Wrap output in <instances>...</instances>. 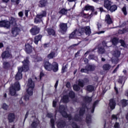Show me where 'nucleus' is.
I'll use <instances>...</instances> for the list:
<instances>
[{"instance_id": "nucleus-1", "label": "nucleus", "mask_w": 128, "mask_h": 128, "mask_svg": "<svg viewBox=\"0 0 128 128\" xmlns=\"http://www.w3.org/2000/svg\"><path fill=\"white\" fill-rule=\"evenodd\" d=\"M98 100L95 101L94 102L92 107L90 108H86V104H83L82 105V108L80 109L79 114H76L73 118L72 115L68 114L66 112L67 110L66 106L64 105L60 106L59 107V112L62 114L64 118H68L69 120H72V122H73L72 124V126L73 128H80L76 124V123L74 122H82V120L84 114L86 112V110H87L88 114L86 115V122L88 126H90V124H92V116L90 115V112L94 114V108H96V106H98Z\"/></svg>"}, {"instance_id": "nucleus-2", "label": "nucleus", "mask_w": 128, "mask_h": 128, "mask_svg": "<svg viewBox=\"0 0 128 128\" xmlns=\"http://www.w3.org/2000/svg\"><path fill=\"white\" fill-rule=\"evenodd\" d=\"M84 32L88 36L90 35L92 30H90V28L89 26H87L84 28L80 27L78 30L76 29L70 34L69 38H76L77 36H80L84 34Z\"/></svg>"}, {"instance_id": "nucleus-3", "label": "nucleus", "mask_w": 128, "mask_h": 128, "mask_svg": "<svg viewBox=\"0 0 128 128\" xmlns=\"http://www.w3.org/2000/svg\"><path fill=\"white\" fill-rule=\"evenodd\" d=\"M22 67L18 68V72L16 76V80H20L22 78V72H28V70H30V68H28V58L22 62Z\"/></svg>"}, {"instance_id": "nucleus-4", "label": "nucleus", "mask_w": 128, "mask_h": 128, "mask_svg": "<svg viewBox=\"0 0 128 128\" xmlns=\"http://www.w3.org/2000/svg\"><path fill=\"white\" fill-rule=\"evenodd\" d=\"M118 102H120V100L118 97L116 98L114 96L112 99L110 100L109 106L112 110L116 108V103L118 104V106H126L128 104V100L124 99L121 100L120 103H118Z\"/></svg>"}, {"instance_id": "nucleus-5", "label": "nucleus", "mask_w": 128, "mask_h": 128, "mask_svg": "<svg viewBox=\"0 0 128 128\" xmlns=\"http://www.w3.org/2000/svg\"><path fill=\"white\" fill-rule=\"evenodd\" d=\"M94 8L93 6L87 5L85 6L84 10L80 12L79 16L82 18H92L94 16Z\"/></svg>"}, {"instance_id": "nucleus-6", "label": "nucleus", "mask_w": 128, "mask_h": 128, "mask_svg": "<svg viewBox=\"0 0 128 128\" xmlns=\"http://www.w3.org/2000/svg\"><path fill=\"white\" fill-rule=\"evenodd\" d=\"M17 21L18 19L12 17L10 22L8 20L0 21V26L2 28H10V24L14 26H16Z\"/></svg>"}, {"instance_id": "nucleus-7", "label": "nucleus", "mask_w": 128, "mask_h": 128, "mask_svg": "<svg viewBox=\"0 0 128 128\" xmlns=\"http://www.w3.org/2000/svg\"><path fill=\"white\" fill-rule=\"evenodd\" d=\"M28 88L26 90L28 96H32L34 94V82H32V78H29L27 84Z\"/></svg>"}, {"instance_id": "nucleus-8", "label": "nucleus", "mask_w": 128, "mask_h": 128, "mask_svg": "<svg viewBox=\"0 0 128 128\" xmlns=\"http://www.w3.org/2000/svg\"><path fill=\"white\" fill-rule=\"evenodd\" d=\"M20 90V85L18 82H16L14 85H12L10 89V96H16V90Z\"/></svg>"}, {"instance_id": "nucleus-9", "label": "nucleus", "mask_w": 128, "mask_h": 128, "mask_svg": "<svg viewBox=\"0 0 128 128\" xmlns=\"http://www.w3.org/2000/svg\"><path fill=\"white\" fill-rule=\"evenodd\" d=\"M116 50L112 52L113 56L116 58L114 60V58H112V64H118V58L120 56V51L118 50V47L114 48Z\"/></svg>"}, {"instance_id": "nucleus-10", "label": "nucleus", "mask_w": 128, "mask_h": 128, "mask_svg": "<svg viewBox=\"0 0 128 128\" xmlns=\"http://www.w3.org/2000/svg\"><path fill=\"white\" fill-rule=\"evenodd\" d=\"M46 16V12L44 10L42 11V12L36 15V18H34V23L38 24V22H40L42 21V18H44Z\"/></svg>"}, {"instance_id": "nucleus-11", "label": "nucleus", "mask_w": 128, "mask_h": 128, "mask_svg": "<svg viewBox=\"0 0 128 128\" xmlns=\"http://www.w3.org/2000/svg\"><path fill=\"white\" fill-rule=\"evenodd\" d=\"M106 46H107L106 43V42L103 41L102 44H99L98 52L102 54L106 53L104 51V48H106Z\"/></svg>"}, {"instance_id": "nucleus-12", "label": "nucleus", "mask_w": 128, "mask_h": 128, "mask_svg": "<svg viewBox=\"0 0 128 128\" xmlns=\"http://www.w3.org/2000/svg\"><path fill=\"white\" fill-rule=\"evenodd\" d=\"M47 118H50V124L52 128H54V118H56V116H54L52 114L48 113L46 115Z\"/></svg>"}, {"instance_id": "nucleus-13", "label": "nucleus", "mask_w": 128, "mask_h": 128, "mask_svg": "<svg viewBox=\"0 0 128 128\" xmlns=\"http://www.w3.org/2000/svg\"><path fill=\"white\" fill-rule=\"evenodd\" d=\"M96 68V66L88 65L86 67V69L82 68L80 70L81 72H87L88 70H94Z\"/></svg>"}, {"instance_id": "nucleus-14", "label": "nucleus", "mask_w": 128, "mask_h": 128, "mask_svg": "<svg viewBox=\"0 0 128 128\" xmlns=\"http://www.w3.org/2000/svg\"><path fill=\"white\" fill-rule=\"evenodd\" d=\"M60 30L62 34H64L68 30V24L64 23H61L60 24Z\"/></svg>"}, {"instance_id": "nucleus-15", "label": "nucleus", "mask_w": 128, "mask_h": 128, "mask_svg": "<svg viewBox=\"0 0 128 128\" xmlns=\"http://www.w3.org/2000/svg\"><path fill=\"white\" fill-rule=\"evenodd\" d=\"M120 113H118L117 114H113L111 116V120L112 121H110V124H112V120H114V122H116L118 120H120Z\"/></svg>"}, {"instance_id": "nucleus-16", "label": "nucleus", "mask_w": 128, "mask_h": 128, "mask_svg": "<svg viewBox=\"0 0 128 128\" xmlns=\"http://www.w3.org/2000/svg\"><path fill=\"white\" fill-rule=\"evenodd\" d=\"M58 48H56V49H54V50H52L51 52L48 54V58L49 60H50L52 58H54L56 56H58Z\"/></svg>"}, {"instance_id": "nucleus-17", "label": "nucleus", "mask_w": 128, "mask_h": 128, "mask_svg": "<svg viewBox=\"0 0 128 128\" xmlns=\"http://www.w3.org/2000/svg\"><path fill=\"white\" fill-rule=\"evenodd\" d=\"M40 28L34 26L30 30V32L32 36H36V34H38L40 32Z\"/></svg>"}, {"instance_id": "nucleus-18", "label": "nucleus", "mask_w": 128, "mask_h": 128, "mask_svg": "<svg viewBox=\"0 0 128 128\" xmlns=\"http://www.w3.org/2000/svg\"><path fill=\"white\" fill-rule=\"evenodd\" d=\"M2 58H12V55L10 54L8 51H5L2 52Z\"/></svg>"}, {"instance_id": "nucleus-19", "label": "nucleus", "mask_w": 128, "mask_h": 128, "mask_svg": "<svg viewBox=\"0 0 128 128\" xmlns=\"http://www.w3.org/2000/svg\"><path fill=\"white\" fill-rule=\"evenodd\" d=\"M20 30L18 28L15 27L12 28V36H16L20 34Z\"/></svg>"}, {"instance_id": "nucleus-20", "label": "nucleus", "mask_w": 128, "mask_h": 128, "mask_svg": "<svg viewBox=\"0 0 128 128\" xmlns=\"http://www.w3.org/2000/svg\"><path fill=\"white\" fill-rule=\"evenodd\" d=\"M86 82H88V79L86 78H84L83 80L80 79L78 80V84L80 86H81V88H84V84H86Z\"/></svg>"}, {"instance_id": "nucleus-21", "label": "nucleus", "mask_w": 128, "mask_h": 128, "mask_svg": "<svg viewBox=\"0 0 128 128\" xmlns=\"http://www.w3.org/2000/svg\"><path fill=\"white\" fill-rule=\"evenodd\" d=\"M25 52L26 54H30L32 52V46L28 44H26Z\"/></svg>"}, {"instance_id": "nucleus-22", "label": "nucleus", "mask_w": 128, "mask_h": 128, "mask_svg": "<svg viewBox=\"0 0 128 128\" xmlns=\"http://www.w3.org/2000/svg\"><path fill=\"white\" fill-rule=\"evenodd\" d=\"M44 66L46 70H48L49 72H50L52 70V64L48 62H44Z\"/></svg>"}, {"instance_id": "nucleus-23", "label": "nucleus", "mask_w": 128, "mask_h": 128, "mask_svg": "<svg viewBox=\"0 0 128 128\" xmlns=\"http://www.w3.org/2000/svg\"><path fill=\"white\" fill-rule=\"evenodd\" d=\"M52 70L54 72H56L58 70V64L56 62H54L52 64Z\"/></svg>"}, {"instance_id": "nucleus-24", "label": "nucleus", "mask_w": 128, "mask_h": 128, "mask_svg": "<svg viewBox=\"0 0 128 128\" xmlns=\"http://www.w3.org/2000/svg\"><path fill=\"white\" fill-rule=\"evenodd\" d=\"M8 120H9V122H14V120H16V116L14 113H10L8 115Z\"/></svg>"}, {"instance_id": "nucleus-25", "label": "nucleus", "mask_w": 128, "mask_h": 128, "mask_svg": "<svg viewBox=\"0 0 128 128\" xmlns=\"http://www.w3.org/2000/svg\"><path fill=\"white\" fill-rule=\"evenodd\" d=\"M32 128H40V121L38 119L36 121L33 122L31 124Z\"/></svg>"}, {"instance_id": "nucleus-26", "label": "nucleus", "mask_w": 128, "mask_h": 128, "mask_svg": "<svg viewBox=\"0 0 128 128\" xmlns=\"http://www.w3.org/2000/svg\"><path fill=\"white\" fill-rule=\"evenodd\" d=\"M48 4V1L46 0H41L39 2L38 6L40 8H44Z\"/></svg>"}, {"instance_id": "nucleus-27", "label": "nucleus", "mask_w": 128, "mask_h": 128, "mask_svg": "<svg viewBox=\"0 0 128 128\" xmlns=\"http://www.w3.org/2000/svg\"><path fill=\"white\" fill-rule=\"evenodd\" d=\"M106 22L108 24H112V18H110V14L106 15Z\"/></svg>"}, {"instance_id": "nucleus-28", "label": "nucleus", "mask_w": 128, "mask_h": 128, "mask_svg": "<svg viewBox=\"0 0 128 128\" xmlns=\"http://www.w3.org/2000/svg\"><path fill=\"white\" fill-rule=\"evenodd\" d=\"M57 126L58 128H64L66 126V122L64 120L60 121L57 123Z\"/></svg>"}, {"instance_id": "nucleus-29", "label": "nucleus", "mask_w": 128, "mask_h": 128, "mask_svg": "<svg viewBox=\"0 0 128 128\" xmlns=\"http://www.w3.org/2000/svg\"><path fill=\"white\" fill-rule=\"evenodd\" d=\"M118 82L119 84H122V86H124V82H126V80H124V76H120L119 78Z\"/></svg>"}, {"instance_id": "nucleus-30", "label": "nucleus", "mask_w": 128, "mask_h": 128, "mask_svg": "<svg viewBox=\"0 0 128 128\" xmlns=\"http://www.w3.org/2000/svg\"><path fill=\"white\" fill-rule=\"evenodd\" d=\"M104 6L107 10H108V8H110V0H104Z\"/></svg>"}, {"instance_id": "nucleus-31", "label": "nucleus", "mask_w": 128, "mask_h": 128, "mask_svg": "<svg viewBox=\"0 0 128 128\" xmlns=\"http://www.w3.org/2000/svg\"><path fill=\"white\" fill-rule=\"evenodd\" d=\"M42 40V35H38L34 38V42L36 44H38V42Z\"/></svg>"}, {"instance_id": "nucleus-32", "label": "nucleus", "mask_w": 128, "mask_h": 128, "mask_svg": "<svg viewBox=\"0 0 128 128\" xmlns=\"http://www.w3.org/2000/svg\"><path fill=\"white\" fill-rule=\"evenodd\" d=\"M112 42L113 46H114V48H118L116 44H118V39L116 38H114L112 40Z\"/></svg>"}, {"instance_id": "nucleus-33", "label": "nucleus", "mask_w": 128, "mask_h": 128, "mask_svg": "<svg viewBox=\"0 0 128 128\" xmlns=\"http://www.w3.org/2000/svg\"><path fill=\"white\" fill-rule=\"evenodd\" d=\"M118 8V6L116 5H112V6H110V8L108 9V10H110L111 12H116Z\"/></svg>"}, {"instance_id": "nucleus-34", "label": "nucleus", "mask_w": 128, "mask_h": 128, "mask_svg": "<svg viewBox=\"0 0 128 128\" xmlns=\"http://www.w3.org/2000/svg\"><path fill=\"white\" fill-rule=\"evenodd\" d=\"M61 102H70L68 96L67 95L64 96L62 98Z\"/></svg>"}, {"instance_id": "nucleus-35", "label": "nucleus", "mask_w": 128, "mask_h": 128, "mask_svg": "<svg viewBox=\"0 0 128 128\" xmlns=\"http://www.w3.org/2000/svg\"><path fill=\"white\" fill-rule=\"evenodd\" d=\"M83 100L84 102H90L92 100V97H88V96H83Z\"/></svg>"}, {"instance_id": "nucleus-36", "label": "nucleus", "mask_w": 128, "mask_h": 128, "mask_svg": "<svg viewBox=\"0 0 128 128\" xmlns=\"http://www.w3.org/2000/svg\"><path fill=\"white\" fill-rule=\"evenodd\" d=\"M42 58L40 57L37 56H35L33 57V62H42Z\"/></svg>"}, {"instance_id": "nucleus-37", "label": "nucleus", "mask_w": 128, "mask_h": 128, "mask_svg": "<svg viewBox=\"0 0 128 128\" xmlns=\"http://www.w3.org/2000/svg\"><path fill=\"white\" fill-rule=\"evenodd\" d=\"M112 68V66L109 64H105L103 66V70H109Z\"/></svg>"}, {"instance_id": "nucleus-38", "label": "nucleus", "mask_w": 128, "mask_h": 128, "mask_svg": "<svg viewBox=\"0 0 128 128\" xmlns=\"http://www.w3.org/2000/svg\"><path fill=\"white\" fill-rule=\"evenodd\" d=\"M47 32L48 34L52 35V36H54L56 32H54V30H52V28H48L47 29Z\"/></svg>"}, {"instance_id": "nucleus-39", "label": "nucleus", "mask_w": 128, "mask_h": 128, "mask_svg": "<svg viewBox=\"0 0 128 128\" xmlns=\"http://www.w3.org/2000/svg\"><path fill=\"white\" fill-rule=\"evenodd\" d=\"M59 14H68V10L65 8H62L59 11Z\"/></svg>"}, {"instance_id": "nucleus-40", "label": "nucleus", "mask_w": 128, "mask_h": 128, "mask_svg": "<svg viewBox=\"0 0 128 128\" xmlns=\"http://www.w3.org/2000/svg\"><path fill=\"white\" fill-rule=\"evenodd\" d=\"M3 66H4V68H10V64L9 62H3Z\"/></svg>"}, {"instance_id": "nucleus-41", "label": "nucleus", "mask_w": 128, "mask_h": 128, "mask_svg": "<svg viewBox=\"0 0 128 128\" xmlns=\"http://www.w3.org/2000/svg\"><path fill=\"white\" fill-rule=\"evenodd\" d=\"M88 92H94V87L92 86H88L86 88Z\"/></svg>"}, {"instance_id": "nucleus-42", "label": "nucleus", "mask_w": 128, "mask_h": 128, "mask_svg": "<svg viewBox=\"0 0 128 128\" xmlns=\"http://www.w3.org/2000/svg\"><path fill=\"white\" fill-rule=\"evenodd\" d=\"M76 96V94H74V92L73 91H70L69 92V97L70 98H74Z\"/></svg>"}, {"instance_id": "nucleus-43", "label": "nucleus", "mask_w": 128, "mask_h": 128, "mask_svg": "<svg viewBox=\"0 0 128 128\" xmlns=\"http://www.w3.org/2000/svg\"><path fill=\"white\" fill-rule=\"evenodd\" d=\"M73 88L74 90H80V86H78V84H74L73 86Z\"/></svg>"}, {"instance_id": "nucleus-44", "label": "nucleus", "mask_w": 128, "mask_h": 128, "mask_svg": "<svg viewBox=\"0 0 128 128\" xmlns=\"http://www.w3.org/2000/svg\"><path fill=\"white\" fill-rule=\"evenodd\" d=\"M120 42L122 46H123L124 48H126V45L124 40H120Z\"/></svg>"}, {"instance_id": "nucleus-45", "label": "nucleus", "mask_w": 128, "mask_h": 128, "mask_svg": "<svg viewBox=\"0 0 128 128\" xmlns=\"http://www.w3.org/2000/svg\"><path fill=\"white\" fill-rule=\"evenodd\" d=\"M114 126V128H120V122H116Z\"/></svg>"}, {"instance_id": "nucleus-46", "label": "nucleus", "mask_w": 128, "mask_h": 128, "mask_svg": "<svg viewBox=\"0 0 128 128\" xmlns=\"http://www.w3.org/2000/svg\"><path fill=\"white\" fill-rule=\"evenodd\" d=\"M2 108L4 110H8V104H4L2 105Z\"/></svg>"}, {"instance_id": "nucleus-47", "label": "nucleus", "mask_w": 128, "mask_h": 128, "mask_svg": "<svg viewBox=\"0 0 128 128\" xmlns=\"http://www.w3.org/2000/svg\"><path fill=\"white\" fill-rule=\"evenodd\" d=\"M122 12H124V14L125 16H126L127 13H126V7H123L122 8Z\"/></svg>"}, {"instance_id": "nucleus-48", "label": "nucleus", "mask_w": 128, "mask_h": 128, "mask_svg": "<svg viewBox=\"0 0 128 128\" xmlns=\"http://www.w3.org/2000/svg\"><path fill=\"white\" fill-rule=\"evenodd\" d=\"M66 72V66H63L62 70V72Z\"/></svg>"}, {"instance_id": "nucleus-49", "label": "nucleus", "mask_w": 128, "mask_h": 128, "mask_svg": "<svg viewBox=\"0 0 128 128\" xmlns=\"http://www.w3.org/2000/svg\"><path fill=\"white\" fill-rule=\"evenodd\" d=\"M24 100L26 102L30 100V96L28 95H25L24 97Z\"/></svg>"}, {"instance_id": "nucleus-50", "label": "nucleus", "mask_w": 128, "mask_h": 128, "mask_svg": "<svg viewBox=\"0 0 128 128\" xmlns=\"http://www.w3.org/2000/svg\"><path fill=\"white\" fill-rule=\"evenodd\" d=\"M118 32L120 34H124V32H126V29H123L122 30H118Z\"/></svg>"}, {"instance_id": "nucleus-51", "label": "nucleus", "mask_w": 128, "mask_h": 128, "mask_svg": "<svg viewBox=\"0 0 128 128\" xmlns=\"http://www.w3.org/2000/svg\"><path fill=\"white\" fill-rule=\"evenodd\" d=\"M89 60H96V58L94 57V55H90L88 56Z\"/></svg>"}, {"instance_id": "nucleus-52", "label": "nucleus", "mask_w": 128, "mask_h": 128, "mask_svg": "<svg viewBox=\"0 0 128 128\" xmlns=\"http://www.w3.org/2000/svg\"><path fill=\"white\" fill-rule=\"evenodd\" d=\"M120 64L118 65L116 68L113 71V74H116V72H118V68H120Z\"/></svg>"}, {"instance_id": "nucleus-53", "label": "nucleus", "mask_w": 128, "mask_h": 128, "mask_svg": "<svg viewBox=\"0 0 128 128\" xmlns=\"http://www.w3.org/2000/svg\"><path fill=\"white\" fill-rule=\"evenodd\" d=\"M96 26H98V30H100V28H102V24H100V22H98L96 24Z\"/></svg>"}, {"instance_id": "nucleus-54", "label": "nucleus", "mask_w": 128, "mask_h": 128, "mask_svg": "<svg viewBox=\"0 0 128 128\" xmlns=\"http://www.w3.org/2000/svg\"><path fill=\"white\" fill-rule=\"evenodd\" d=\"M44 76V72H40V80H42V78Z\"/></svg>"}, {"instance_id": "nucleus-55", "label": "nucleus", "mask_w": 128, "mask_h": 128, "mask_svg": "<svg viewBox=\"0 0 128 128\" xmlns=\"http://www.w3.org/2000/svg\"><path fill=\"white\" fill-rule=\"evenodd\" d=\"M56 101L54 100L52 102V106L53 108H56Z\"/></svg>"}, {"instance_id": "nucleus-56", "label": "nucleus", "mask_w": 128, "mask_h": 128, "mask_svg": "<svg viewBox=\"0 0 128 128\" xmlns=\"http://www.w3.org/2000/svg\"><path fill=\"white\" fill-rule=\"evenodd\" d=\"M66 86L68 88H70V82H68L66 84Z\"/></svg>"}, {"instance_id": "nucleus-57", "label": "nucleus", "mask_w": 128, "mask_h": 128, "mask_svg": "<svg viewBox=\"0 0 128 128\" xmlns=\"http://www.w3.org/2000/svg\"><path fill=\"white\" fill-rule=\"evenodd\" d=\"M18 16H20V18H22L24 16V14L22 13V12H19Z\"/></svg>"}, {"instance_id": "nucleus-58", "label": "nucleus", "mask_w": 128, "mask_h": 128, "mask_svg": "<svg viewBox=\"0 0 128 128\" xmlns=\"http://www.w3.org/2000/svg\"><path fill=\"white\" fill-rule=\"evenodd\" d=\"M58 80H57L56 82V84L54 85V88L56 89V88H58Z\"/></svg>"}, {"instance_id": "nucleus-59", "label": "nucleus", "mask_w": 128, "mask_h": 128, "mask_svg": "<svg viewBox=\"0 0 128 128\" xmlns=\"http://www.w3.org/2000/svg\"><path fill=\"white\" fill-rule=\"evenodd\" d=\"M25 16H28V10H25Z\"/></svg>"}, {"instance_id": "nucleus-60", "label": "nucleus", "mask_w": 128, "mask_h": 128, "mask_svg": "<svg viewBox=\"0 0 128 128\" xmlns=\"http://www.w3.org/2000/svg\"><path fill=\"white\" fill-rule=\"evenodd\" d=\"M104 32H106L105 30H102V31L98 32V34H104Z\"/></svg>"}, {"instance_id": "nucleus-61", "label": "nucleus", "mask_w": 128, "mask_h": 128, "mask_svg": "<svg viewBox=\"0 0 128 128\" xmlns=\"http://www.w3.org/2000/svg\"><path fill=\"white\" fill-rule=\"evenodd\" d=\"M28 112H27L26 113V114L25 116V118L24 120H24H26V119L28 118Z\"/></svg>"}, {"instance_id": "nucleus-62", "label": "nucleus", "mask_w": 128, "mask_h": 128, "mask_svg": "<svg viewBox=\"0 0 128 128\" xmlns=\"http://www.w3.org/2000/svg\"><path fill=\"white\" fill-rule=\"evenodd\" d=\"M48 46H49L48 44H44V48H48Z\"/></svg>"}, {"instance_id": "nucleus-63", "label": "nucleus", "mask_w": 128, "mask_h": 128, "mask_svg": "<svg viewBox=\"0 0 128 128\" xmlns=\"http://www.w3.org/2000/svg\"><path fill=\"white\" fill-rule=\"evenodd\" d=\"M6 128H14V126H10L9 127L8 126H6Z\"/></svg>"}, {"instance_id": "nucleus-64", "label": "nucleus", "mask_w": 128, "mask_h": 128, "mask_svg": "<svg viewBox=\"0 0 128 128\" xmlns=\"http://www.w3.org/2000/svg\"><path fill=\"white\" fill-rule=\"evenodd\" d=\"M126 96H128V90H127L126 92V94H125Z\"/></svg>"}]
</instances>
